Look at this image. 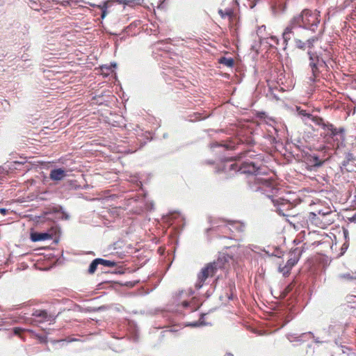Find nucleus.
Listing matches in <instances>:
<instances>
[{
  "label": "nucleus",
  "mask_w": 356,
  "mask_h": 356,
  "mask_svg": "<svg viewBox=\"0 0 356 356\" xmlns=\"http://www.w3.org/2000/svg\"><path fill=\"white\" fill-rule=\"evenodd\" d=\"M227 169L239 171L243 174H255L256 176L249 181L251 184H253L251 188L254 191H261L269 197H273L277 193V188L273 181L268 178L259 176L262 174L261 168L255 161H244L241 163L227 162L224 165L223 170H227Z\"/></svg>",
  "instance_id": "f257e3e1"
},
{
  "label": "nucleus",
  "mask_w": 356,
  "mask_h": 356,
  "mask_svg": "<svg viewBox=\"0 0 356 356\" xmlns=\"http://www.w3.org/2000/svg\"><path fill=\"white\" fill-rule=\"evenodd\" d=\"M297 22L296 19L292 17L284 29L282 33L284 44L287 45L289 42H291L298 49H305L306 47L311 49L318 38L314 37L304 42V40L306 39V31Z\"/></svg>",
  "instance_id": "f03ea898"
},
{
  "label": "nucleus",
  "mask_w": 356,
  "mask_h": 356,
  "mask_svg": "<svg viewBox=\"0 0 356 356\" xmlns=\"http://www.w3.org/2000/svg\"><path fill=\"white\" fill-rule=\"evenodd\" d=\"M297 111L299 115L305 117L307 120H312L316 124H319L323 127V129L325 130V138L327 143L332 145V140L339 141L340 140H344L343 129H337L334 128L331 124H325L323 119L314 117L309 113H307L305 111L300 109L299 107L297 108Z\"/></svg>",
  "instance_id": "7ed1b4c3"
},
{
  "label": "nucleus",
  "mask_w": 356,
  "mask_h": 356,
  "mask_svg": "<svg viewBox=\"0 0 356 356\" xmlns=\"http://www.w3.org/2000/svg\"><path fill=\"white\" fill-rule=\"evenodd\" d=\"M227 261V257H220L217 261L209 263L202 268L197 275V279L195 283V288L200 289L204 285L206 280L212 277L218 268H225V262Z\"/></svg>",
  "instance_id": "20e7f679"
},
{
  "label": "nucleus",
  "mask_w": 356,
  "mask_h": 356,
  "mask_svg": "<svg viewBox=\"0 0 356 356\" xmlns=\"http://www.w3.org/2000/svg\"><path fill=\"white\" fill-rule=\"evenodd\" d=\"M319 12L317 10H304L299 15L293 17L298 21L297 22L302 26L305 30L310 29L314 31L315 28L320 22Z\"/></svg>",
  "instance_id": "39448f33"
},
{
  "label": "nucleus",
  "mask_w": 356,
  "mask_h": 356,
  "mask_svg": "<svg viewBox=\"0 0 356 356\" xmlns=\"http://www.w3.org/2000/svg\"><path fill=\"white\" fill-rule=\"evenodd\" d=\"M309 56V66L312 69V74L316 77L318 73V68L325 65L323 60L320 59L318 55L316 53L312 52L310 49L308 51Z\"/></svg>",
  "instance_id": "423d86ee"
},
{
  "label": "nucleus",
  "mask_w": 356,
  "mask_h": 356,
  "mask_svg": "<svg viewBox=\"0 0 356 356\" xmlns=\"http://www.w3.org/2000/svg\"><path fill=\"white\" fill-rule=\"evenodd\" d=\"M67 172L63 168L54 169L51 171L49 177L54 181H60L67 175Z\"/></svg>",
  "instance_id": "0eeeda50"
},
{
  "label": "nucleus",
  "mask_w": 356,
  "mask_h": 356,
  "mask_svg": "<svg viewBox=\"0 0 356 356\" xmlns=\"http://www.w3.org/2000/svg\"><path fill=\"white\" fill-rule=\"evenodd\" d=\"M301 251L296 248L293 250L289 255V259L286 262V266H289L291 269L293 266L297 264L300 257Z\"/></svg>",
  "instance_id": "6e6552de"
},
{
  "label": "nucleus",
  "mask_w": 356,
  "mask_h": 356,
  "mask_svg": "<svg viewBox=\"0 0 356 356\" xmlns=\"http://www.w3.org/2000/svg\"><path fill=\"white\" fill-rule=\"evenodd\" d=\"M52 238V235L48 232H33L31 234V239L35 241H42L51 239Z\"/></svg>",
  "instance_id": "1a4fd4ad"
},
{
  "label": "nucleus",
  "mask_w": 356,
  "mask_h": 356,
  "mask_svg": "<svg viewBox=\"0 0 356 356\" xmlns=\"http://www.w3.org/2000/svg\"><path fill=\"white\" fill-rule=\"evenodd\" d=\"M57 218L61 220H68L70 216L67 212H65L62 207H60L57 211Z\"/></svg>",
  "instance_id": "9d476101"
},
{
  "label": "nucleus",
  "mask_w": 356,
  "mask_h": 356,
  "mask_svg": "<svg viewBox=\"0 0 356 356\" xmlns=\"http://www.w3.org/2000/svg\"><path fill=\"white\" fill-rule=\"evenodd\" d=\"M33 315L35 317L41 318L42 320H46L47 318V314L45 311L36 310Z\"/></svg>",
  "instance_id": "9b49d317"
},
{
  "label": "nucleus",
  "mask_w": 356,
  "mask_h": 356,
  "mask_svg": "<svg viewBox=\"0 0 356 356\" xmlns=\"http://www.w3.org/2000/svg\"><path fill=\"white\" fill-rule=\"evenodd\" d=\"M291 268L286 266V264L282 266V265H280L279 266V271L283 274L284 276H287L290 271H291Z\"/></svg>",
  "instance_id": "f8f14e48"
},
{
  "label": "nucleus",
  "mask_w": 356,
  "mask_h": 356,
  "mask_svg": "<svg viewBox=\"0 0 356 356\" xmlns=\"http://www.w3.org/2000/svg\"><path fill=\"white\" fill-rule=\"evenodd\" d=\"M99 264L104 265L108 267H113L115 266V263L114 261L110 260H106L103 259H98Z\"/></svg>",
  "instance_id": "ddd939ff"
},
{
  "label": "nucleus",
  "mask_w": 356,
  "mask_h": 356,
  "mask_svg": "<svg viewBox=\"0 0 356 356\" xmlns=\"http://www.w3.org/2000/svg\"><path fill=\"white\" fill-rule=\"evenodd\" d=\"M99 264L98 259H95L92 261V263L90 265L88 271L90 273H93L97 269V265Z\"/></svg>",
  "instance_id": "4468645a"
},
{
  "label": "nucleus",
  "mask_w": 356,
  "mask_h": 356,
  "mask_svg": "<svg viewBox=\"0 0 356 356\" xmlns=\"http://www.w3.org/2000/svg\"><path fill=\"white\" fill-rule=\"evenodd\" d=\"M110 1H104L102 5H97V7H98L99 8H100L101 10H107V9L108 8V7L110 6L109 3H110ZM91 6H96L95 4H90Z\"/></svg>",
  "instance_id": "2eb2a0df"
},
{
  "label": "nucleus",
  "mask_w": 356,
  "mask_h": 356,
  "mask_svg": "<svg viewBox=\"0 0 356 356\" xmlns=\"http://www.w3.org/2000/svg\"><path fill=\"white\" fill-rule=\"evenodd\" d=\"M222 63H224L225 65L228 66V67H232L234 64V60L232 58H224L222 61H221Z\"/></svg>",
  "instance_id": "dca6fc26"
},
{
  "label": "nucleus",
  "mask_w": 356,
  "mask_h": 356,
  "mask_svg": "<svg viewBox=\"0 0 356 356\" xmlns=\"http://www.w3.org/2000/svg\"><path fill=\"white\" fill-rule=\"evenodd\" d=\"M317 216L316 214H315L314 213H309V220L312 222V223H314L316 225H318V221L317 220Z\"/></svg>",
  "instance_id": "f3484780"
},
{
  "label": "nucleus",
  "mask_w": 356,
  "mask_h": 356,
  "mask_svg": "<svg viewBox=\"0 0 356 356\" xmlns=\"http://www.w3.org/2000/svg\"><path fill=\"white\" fill-rule=\"evenodd\" d=\"M232 226L234 228V229H238V231H243V227H244V225L239 222H233V224H232Z\"/></svg>",
  "instance_id": "a211bd4d"
},
{
  "label": "nucleus",
  "mask_w": 356,
  "mask_h": 356,
  "mask_svg": "<svg viewBox=\"0 0 356 356\" xmlns=\"http://www.w3.org/2000/svg\"><path fill=\"white\" fill-rule=\"evenodd\" d=\"M204 325H205V323L203 322V321L200 320L199 322H195V323H191L189 325L193 326V327H197V326Z\"/></svg>",
  "instance_id": "6ab92c4d"
},
{
  "label": "nucleus",
  "mask_w": 356,
  "mask_h": 356,
  "mask_svg": "<svg viewBox=\"0 0 356 356\" xmlns=\"http://www.w3.org/2000/svg\"><path fill=\"white\" fill-rule=\"evenodd\" d=\"M218 13L221 15L222 17H225L226 15H229V11H227L226 13H224L222 10H219Z\"/></svg>",
  "instance_id": "aec40b11"
},
{
  "label": "nucleus",
  "mask_w": 356,
  "mask_h": 356,
  "mask_svg": "<svg viewBox=\"0 0 356 356\" xmlns=\"http://www.w3.org/2000/svg\"><path fill=\"white\" fill-rule=\"evenodd\" d=\"M8 212V210L6 209H0V213L3 215H6Z\"/></svg>",
  "instance_id": "412c9836"
},
{
  "label": "nucleus",
  "mask_w": 356,
  "mask_h": 356,
  "mask_svg": "<svg viewBox=\"0 0 356 356\" xmlns=\"http://www.w3.org/2000/svg\"><path fill=\"white\" fill-rule=\"evenodd\" d=\"M102 10V18L104 19L106 15H107V10Z\"/></svg>",
  "instance_id": "4be33fe9"
},
{
  "label": "nucleus",
  "mask_w": 356,
  "mask_h": 356,
  "mask_svg": "<svg viewBox=\"0 0 356 356\" xmlns=\"http://www.w3.org/2000/svg\"><path fill=\"white\" fill-rule=\"evenodd\" d=\"M182 305H183L184 307H188V305H189V303L187 301H184L182 302Z\"/></svg>",
  "instance_id": "5701e85b"
},
{
  "label": "nucleus",
  "mask_w": 356,
  "mask_h": 356,
  "mask_svg": "<svg viewBox=\"0 0 356 356\" xmlns=\"http://www.w3.org/2000/svg\"><path fill=\"white\" fill-rule=\"evenodd\" d=\"M272 202H273L275 204H279V200L272 199Z\"/></svg>",
  "instance_id": "b1692460"
},
{
  "label": "nucleus",
  "mask_w": 356,
  "mask_h": 356,
  "mask_svg": "<svg viewBox=\"0 0 356 356\" xmlns=\"http://www.w3.org/2000/svg\"><path fill=\"white\" fill-rule=\"evenodd\" d=\"M19 331H20V330H19V328H15V329L14 330V332H15V334H19Z\"/></svg>",
  "instance_id": "393cba45"
},
{
  "label": "nucleus",
  "mask_w": 356,
  "mask_h": 356,
  "mask_svg": "<svg viewBox=\"0 0 356 356\" xmlns=\"http://www.w3.org/2000/svg\"><path fill=\"white\" fill-rule=\"evenodd\" d=\"M131 181L135 182L137 185H138V180L136 178H134V179H131Z\"/></svg>",
  "instance_id": "a878e982"
},
{
  "label": "nucleus",
  "mask_w": 356,
  "mask_h": 356,
  "mask_svg": "<svg viewBox=\"0 0 356 356\" xmlns=\"http://www.w3.org/2000/svg\"><path fill=\"white\" fill-rule=\"evenodd\" d=\"M303 335H309L310 337H314L313 334L312 332H309L307 334H303Z\"/></svg>",
  "instance_id": "bb28decb"
},
{
  "label": "nucleus",
  "mask_w": 356,
  "mask_h": 356,
  "mask_svg": "<svg viewBox=\"0 0 356 356\" xmlns=\"http://www.w3.org/2000/svg\"><path fill=\"white\" fill-rule=\"evenodd\" d=\"M261 30H262V27H260L259 29H258V34L261 33Z\"/></svg>",
  "instance_id": "cd10ccee"
},
{
  "label": "nucleus",
  "mask_w": 356,
  "mask_h": 356,
  "mask_svg": "<svg viewBox=\"0 0 356 356\" xmlns=\"http://www.w3.org/2000/svg\"><path fill=\"white\" fill-rule=\"evenodd\" d=\"M116 65H117L116 63L111 64V66H113V67H116Z\"/></svg>",
  "instance_id": "c85d7f7f"
},
{
  "label": "nucleus",
  "mask_w": 356,
  "mask_h": 356,
  "mask_svg": "<svg viewBox=\"0 0 356 356\" xmlns=\"http://www.w3.org/2000/svg\"><path fill=\"white\" fill-rule=\"evenodd\" d=\"M272 39L273 40H277V38L275 37H272Z\"/></svg>",
  "instance_id": "c756f323"
},
{
  "label": "nucleus",
  "mask_w": 356,
  "mask_h": 356,
  "mask_svg": "<svg viewBox=\"0 0 356 356\" xmlns=\"http://www.w3.org/2000/svg\"><path fill=\"white\" fill-rule=\"evenodd\" d=\"M226 356H232V355H230V354H228V355H227Z\"/></svg>",
  "instance_id": "7c9ffc66"
}]
</instances>
